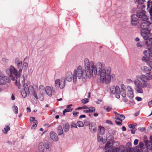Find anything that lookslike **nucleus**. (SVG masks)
Returning <instances> with one entry per match:
<instances>
[{"mask_svg": "<svg viewBox=\"0 0 152 152\" xmlns=\"http://www.w3.org/2000/svg\"><path fill=\"white\" fill-rule=\"evenodd\" d=\"M57 132L59 135H61L63 134V131L62 127L59 126L57 128Z\"/></svg>", "mask_w": 152, "mask_h": 152, "instance_id": "26", "label": "nucleus"}, {"mask_svg": "<svg viewBox=\"0 0 152 152\" xmlns=\"http://www.w3.org/2000/svg\"><path fill=\"white\" fill-rule=\"evenodd\" d=\"M22 72V69L20 68L18 71V76H20V74Z\"/></svg>", "mask_w": 152, "mask_h": 152, "instance_id": "63", "label": "nucleus"}, {"mask_svg": "<svg viewBox=\"0 0 152 152\" xmlns=\"http://www.w3.org/2000/svg\"><path fill=\"white\" fill-rule=\"evenodd\" d=\"M34 91L33 87L32 86H30L28 88L27 92L28 93H33Z\"/></svg>", "mask_w": 152, "mask_h": 152, "instance_id": "32", "label": "nucleus"}, {"mask_svg": "<svg viewBox=\"0 0 152 152\" xmlns=\"http://www.w3.org/2000/svg\"><path fill=\"white\" fill-rule=\"evenodd\" d=\"M63 128L65 132H68L69 129V125L68 124H64L63 125Z\"/></svg>", "mask_w": 152, "mask_h": 152, "instance_id": "29", "label": "nucleus"}, {"mask_svg": "<svg viewBox=\"0 0 152 152\" xmlns=\"http://www.w3.org/2000/svg\"><path fill=\"white\" fill-rule=\"evenodd\" d=\"M45 91L47 94L50 96H51L52 95V92L50 87L47 86L46 87Z\"/></svg>", "mask_w": 152, "mask_h": 152, "instance_id": "24", "label": "nucleus"}, {"mask_svg": "<svg viewBox=\"0 0 152 152\" xmlns=\"http://www.w3.org/2000/svg\"><path fill=\"white\" fill-rule=\"evenodd\" d=\"M49 148V145L47 142L44 143L42 142H40L38 145V149L39 152H44L45 149L48 150Z\"/></svg>", "mask_w": 152, "mask_h": 152, "instance_id": "10", "label": "nucleus"}, {"mask_svg": "<svg viewBox=\"0 0 152 152\" xmlns=\"http://www.w3.org/2000/svg\"><path fill=\"white\" fill-rule=\"evenodd\" d=\"M136 79H140L142 81L143 83L146 80H151L152 79V76L150 75L148 77L143 75H137L136 76Z\"/></svg>", "mask_w": 152, "mask_h": 152, "instance_id": "13", "label": "nucleus"}, {"mask_svg": "<svg viewBox=\"0 0 152 152\" xmlns=\"http://www.w3.org/2000/svg\"><path fill=\"white\" fill-rule=\"evenodd\" d=\"M111 71V69L110 67H108L106 68V72L105 74L104 80L103 82H100L102 83H105L106 84L109 83L111 80V78H114L115 77V75L114 74H112L110 75Z\"/></svg>", "mask_w": 152, "mask_h": 152, "instance_id": "6", "label": "nucleus"}, {"mask_svg": "<svg viewBox=\"0 0 152 152\" xmlns=\"http://www.w3.org/2000/svg\"><path fill=\"white\" fill-rule=\"evenodd\" d=\"M106 123H107L108 124H111V125L113 124V122L110 120H107L106 121Z\"/></svg>", "mask_w": 152, "mask_h": 152, "instance_id": "57", "label": "nucleus"}, {"mask_svg": "<svg viewBox=\"0 0 152 152\" xmlns=\"http://www.w3.org/2000/svg\"><path fill=\"white\" fill-rule=\"evenodd\" d=\"M112 109V108L110 107H108L106 109V110H107V111L109 112L110 110H111Z\"/></svg>", "mask_w": 152, "mask_h": 152, "instance_id": "62", "label": "nucleus"}, {"mask_svg": "<svg viewBox=\"0 0 152 152\" xmlns=\"http://www.w3.org/2000/svg\"><path fill=\"white\" fill-rule=\"evenodd\" d=\"M50 137L51 139L55 141H58V137L56 134L53 131H52L50 133Z\"/></svg>", "mask_w": 152, "mask_h": 152, "instance_id": "20", "label": "nucleus"}, {"mask_svg": "<svg viewBox=\"0 0 152 152\" xmlns=\"http://www.w3.org/2000/svg\"><path fill=\"white\" fill-rule=\"evenodd\" d=\"M22 65V62L21 61H19L17 63V66L18 68H20Z\"/></svg>", "mask_w": 152, "mask_h": 152, "instance_id": "47", "label": "nucleus"}, {"mask_svg": "<svg viewBox=\"0 0 152 152\" xmlns=\"http://www.w3.org/2000/svg\"><path fill=\"white\" fill-rule=\"evenodd\" d=\"M28 93L27 92L25 91H22L21 92V94L22 96L24 98H25L27 96V94Z\"/></svg>", "mask_w": 152, "mask_h": 152, "instance_id": "41", "label": "nucleus"}, {"mask_svg": "<svg viewBox=\"0 0 152 152\" xmlns=\"http://www.w3.org/2000/svg\"><path fill=\"white\" fill-rule=\"evenodd\" d=\"M37 123L38 122L37 121H34V122H33L34 125H33L31 126V129H34L36 128L37 126Z\"/></svg>", "mask_w": 152, "mask_h": 152, "instance_id": "34", "label": "nucleus"}, {"mask_svg": "<svg viewBox=\"0 0 152 152\" xmlns=\"http://www.w3.org/2000/svg\"><path fill=\"white\" fill-rule=\"evenodd\" d=\"M78 126L80 127H82L83 126L84 124L83 122L80 121H79L77 122V123Z\"/></svg>", "mask_w": 152, "mask_h": 152, "instance_id": "43", "label": "nucleus"}, {"mask_svg": "<svg viewBox=\"0 0 152 152\" xmlns=\"http://www.w3.org/2000/svg\"><path fill=\"white\" fill-rule=\"evenodd\" d=\"M148 149H149V148L145 145V147H144L142 149H141L142 152H148Z\"/></svg>", "mask_w": 152, "mask_h": 152, "instance_id": "38", "label": "nucleus"}, {"mask_svg": "<svg viewBox=\"0 0 152 152\" xmlns=\"http://www.w3.org/2000/svg\"><path fill=\"white\" fill-rule=\"evenodd\" d=\"M5 72L7 75L10 77H11V66L10 68L7 69L5 70Z\"/></svg>", "mask_w": 152, "mask_h": 152, "instance_id": "31", "label": "nucleus"}, {"mask_svg": "<svg viewBox=\"0 0 152 152\" xmlns=\"http://www.w3.org/2000/svg\"><path fill=\"white\" fill-rule=\"evenodd\" d=\"M81 102L83 104H86L89 102V100L87 98H86L82 100Z\"/></svg>", "mask_w": 152, "mask_h": 152, "instance_id": "45", "label": "nucleus"}, {"mask_svg": "<svg viewBox=\"0 0 152 152\" xmlns=\"http://www.w3.org/2000/svg\"><path fill=\"white\" fill-rule=\"evenodd\" d=\"M87 75L85 70L83 69L81 66H78L77 69L74 71L73 75V81L74 83L76 82L77 77L80 79L81 78L85 77ZM66 80L71 82L72 79V72L70 71L67 72L66 75Z\"/></svg>", "mask_w": 152, "mask_h": 152, "instance_id": "1", "label": "nucleus"}, {"mask_svg": "<svg viewBox=\"0 0 152 152\" xmlns=\"http://www.w3.org/2000/svg\"><path fill=\"white\" fill-rule=\"evenodd\" d=\"M141 31L142 36L146 40L145 43L147 45V48L152 54V38L151 37V34L150 31L148 29H141Z\"/></svg>", "mask_w": 152, "mask_h": 152, "instance_id": "2", "label": "nucleus"}, {"mask_svg": "<svg viewBox=\"0 0 152 152\" xmlns=\"http://www.w3.org/2000/svg\"><path fill=\"white\" fill-rule=\"evenodd\" d=\"M10 129V128L9 126H5L4 130H3V132L4 134H7V132Z\"/></svg>", "mask_w": 152, "mask_h": 152, "instance_id": "33", "label": "nucleus"}, {"mask_svg": "<svg viewBox=\"0 0 152 152\" xmlns=\"http://www.w3.org/2000/svg\"><path fill=\"white\" fill-rule=\"evenodd\" d=\"M134 152H141L140 150L138 149V147H136L134 149Z\"/></svg>", "mask_w": 152, "mask_h": 152, "instance_id": "56", "label": "nucleus"}, {"mask_svg": "<svg viewBox=\"0 0 152 152\" xmlns=\"http://www.w3.org/2000/svg\"><path fill=\"white\" fill-rule=\"evenodd\" d=\"M72 108H68V109H66L65 110H64L63 111V114L64 115H65V113L67 112H70L72 111Z\"/></svg>", "mask_w": 152, "mask_h": 152, "instance_id": "39", "label": "nucleus"}, {"mask_svg": "<svg viewBox=\"0 0 152 152\" xmlns=\"http://www.w3.org/2000/svg\"><path fill=\"white\" fill-rule=\"evenodd\" d=\"M112 152H125V147L123 145H120L119 148H114L111 149Z\"/></svg>", "mask_w": 152, "mask_h": 152, "instance_id": "15", "label": "nucleus"}, {"mask_svg": "<svg viewBox=\"0 0 152 152\" xmlns=\"http://www.w3.org/2000/svg\"><path fill=\"white\" fill-rule=\"evenodd\" d=\"M84 64L85 69L87 72L86 77H87V75L89 78H90L91 75L93 74L94 75L96 74V67L95 66L94 62L93 61H90L87 58H85L84 60Z\"/></svg>", "mask_w": 152, "mask_h": 152, "instance_id": "3", "label": "nucleus"}, {"mask_svg": "<svg viewBox=\"0 0 152 152\" xmlns=\"http://www.w3.org/2000/svg\"><path fill=\"white\" fill-rule=\"evenodd\" d=\"M148 58L146 57L143 56L142 58V60L143 61H145L146 63V61H148Z\"/></svg>", "mask_w": 152, "mask_h": 152, "instance_id": "54", "label": "nucleus"}, {"mask_svg": "<svg viewBox=\"0 0 152 152\" xmlns=\"http://www.w3.org/2000/svg\"><path fill=\"white\" fill-rule=\"evenodd\" d=\"M31 94H33V95L34 96L35 98H36L37 99H38V96H37V93L36 92L34 91V92H33V93H32Z\"/></svg>", "mask_w": 152, "mask_h": 152, "instance_id": "58", "label": "nucleus"}, {"mask_svg": "<svg viewBox=\"0 0 152 152\" xmlns=\"http://www.w3.org/2000/svg\"><path fill=\"white\" fill-rule=\"evenodd\" d=\"M141 71L144 73L150 75L151 73V70L148 67L145 66H143L141 68Z\"/></svg>", "mask_w": 152, "mask_h": 152, "instance_id": "21", "label": "nucleus"}, {"mask_svg": "<svg viewBox=\"0 0 152 152\" xmlns=\"http://www.w3.org/2000/svg\"><path fill=\"white\" fill-rule=\"evenodd\" d=\"M13 110L15 113L17 114L18 113V109L17 107L16 106H14L12 107Z\"/></svg>", "mask_w": 152, "mask_h": 152, "instance_id": "36", "label": "nucleus"}, {"mask_svg": "<svg viewBox=\"0 0 152 152\" xmlns=\"http://www.w3.org/2000/svg\"><path fill=\"white\" fill-rule=\"evenodd\" d=\"M148 24L147 22L142 23L140 25L141 28H148Z\"/></svg>", "mask_w": 152, "mask_h": 152, "instance_id": "30", "label": "nucleus"}, {"mask_svg": "<svg viewBox=\"0 0 152 152\" xmlns=\"http://www.w3.org/2000/svg\"><path fill=\"white\" fill-rule=\"evenodd\" d=\"M143 140L145 145L147 146L149 150L152 151V136L150 137L149 141L147 140V137L146 136H144Z\"/></svg>", "mask_w": 152, "mask_h": 152, "instance_id": "12", "label": "nucleus"}, {"mask_svg": "<svg viewBox=\"0 0 152 152\" xmlns=\"http://www.w3.org/2000/svg\"><path fill=\"white\" fill-rule=\"evenodd\" d=\"M5 84V83L4 82L3 78H0V85H4Z\"/></svg>", "mask_w": 152, "mask_h": 152, "instance_id": "53", "label": "nucleus"}, {"mask_svg": "<svg viewBox=\"0 0 152 152\" xmlns=\"http://www.w3.org/2000/svg\"><path fill=\"white\" fill-rule=\"evenodd\" d=\"M11 79L12 80L14 81L15 80V78L13 77L12 74L14 75L16 79H17L18 77V72L17 70L12 66H11Z\"/></svg>", "mask_w": 152, "mask_h": 152, "instance_id": "14", "label": "nucleus"}, {"mask_svg": "<svg viewBox=\"0 0 152 152\" xmlns=\"http://www.w3.org/2000/svg\"><path fill=\"white\" fill-rule=\"evenodd\" d=\"M135 99L138 101H140L142 99L141 97L138 96L136 97L135 98Z\"/></svg>", "mask_w": 152, "mask_h": 152, "instance_id": "59", "label": "nucleus"}, {"mask_svg": "<svg viewBox=\"0 0 152 152\" xmlns=\"http://www.w3.org/2000/svg\"><path fill=\"white\" fill-rule=\"evenodd\" d=\"M142 88H150L151 85L150 83H147L146 81L143 82V83H142Z\"/></svg>", "mask_w": 152, "mask_h": 152, "instance_id": "27", "label": "nucleus"}, {"mask_svg": "<svg viewBox=\"0 0 152 152\" xmlns=\"http://www.w3.org/2000/svg\"><path fill=\"white\" fill-rule=\"evenodd\" d=\"M128 96L130 99L132 98L134 96V94L133 92V90L131 86H128L127 87Z\"/></svg>", "mask_w": 152, "mask_h": 152, "instance_id": "16", "label": "nucleus"}, {"mask_svg": "<svg viewBox=\"0 0 152 152\" xmlns=\"http://www.w3.org/2000/svg\"><path fill=\"white\" fill-rule=\"evenodd\" d=\"M138 18L136 15H133L131 16V23L132 25L135 26L138 23Z\"/></svg>", "mask_w": 152, "mask_h": 152, "instance_id": "18", "label": "nucleus"}, {"mask_svg": "<svg viewBox=\"0 0 152 152\" xmlns=\"http://www.w3.org/2000/svg\"><path fill=\"white\" fill-rule=\"evenodd\" d=\"M89 129L92 133H94L96 131V126L95 124L93 123H90L89 125Z\"/></svg>", "mask_w": 152, "mask_h": 152, "instance_id": "19", "label": "nucleus"}, {"mask_svg": "<svg viewBox=\"0 0 152 152\" xmlns=\"http://www.w3.org/2000/svg\"><path fill=\"white\" fill-rule=\"evenodd\" d=\"M137 7L138 8H141L142 10H144L143 9L145 7V6L143 4L138 5Z\"/></svg>", "mask_w": 152, "mask_h": 152, "instance_id": "44", "label": "nucleus"}, {"mask_svg": "<svg viewBox=\"0 0 152 152\" xmlns=\"http://www.w3.org/2000/svg\"><path fill=\"white\" fill-rule=\"evenodd\" d=\"M95 66L96 67V74L98 75H100V82H103L104 78H105V74L106 72V69H102L104 67V64L103 63L98 62L96 63V65H95Z\"/></svg>", "mask_w": 152, "mask_h": 152, "instance_id": "4", "label": "nucleus"}, {"mask_svg": "<svg viewBox=\"0 0 152 152\" xmlns=\"http://www.w3.org/2000/svg\"><path fill=\"white\" fill-rule=\"evenodd\" d=\"M135 85L134 89L138 93H142L143 90L142 89V83L139 80L135 79L133 81Z\"/></svg>", "mask_w": 152, "mask_h": 152, "instance_id": "7", "label": "nucleus"}, {"mask_svg": "<svg viewBox=\"0 0 152 152\" xmlns=\"http://www.w3.org/2000/svg\"><path fill=\"white\" fill-rule=\"evenodd\" d=\"M98 130L99 131V132L101 134L103 135L104 134L105 129L104 127L102 126H99Z\"/></svg>", "mask_w": 152, "mask_h": 152, "instance_id": "28", "label": "nucleus"}, {"mask_svg": "<svg viewBox=\"0 0 152 152\" xmlns=\"http://www.w3.org/2000/svg\"><path fill=\"white\" fill-rule=\"evenodd\" d=\"M111 143L110 142H107L106 144L105 145V148H109V149H110L111 150V149H113L112 148H110L111 146Z\"/></svg>", "mask_w": 152, "mask_h": 152, "instance_id": "35", "label": "nucleus"}, {"mask_svg": "<svg viewBox=\"0 0 152 152\" xmlns=\"http://www.w3.org/2000/svg\"><path fill=\"white\" fill-rule=\"evenodd\" d=\"M17 80H18V81L19 82V83L18 84L17 83V80H16L15 81V85L16 86H18V88L19 89L20 88V83L21 82L22 83H23L25 82L24 77L23 76H18L17 79H16Z\"/></svg>", "mask_w": 152, "mask_h": 152, "instance_id": "17", "label": "nucleus"}, {"mask_svg": "<svg viewBox=\"0 0 152 152\" xmlns=\"http://www.w3.org/2000/svg\"><path fill=\"white\" fill-rule=\"evenodd\" d=\"M147 10L149 12L150 14L152 13V2L148 1L147 4Z\"/></svg>", "mask_w": 152, "mask_h": 152, "instance_id": "23", "label": "nucleus"}, {"mask_svg": "<svg viewBox=\"0 0 152 152\" xmlns=\"http://www.w3.org/2000/svg\"><path fill=\"white\" fill-rule=\"evenodd\" d=\"M137 47H142V45L141 43L140 42H137Z\"/></svg>", "mask_w": 152, "mask_h": 152, "instance_id": "60", "label": "nucleus"}, {"mask_svg": "<svg viewBox=\"0 0 152 152\" xmlns=\"http://www.w3.org/2000/svg\"><path fill=\"white\" fill-rule=\"evenodd\" d=\"M97 139L99 142H100L102 141L103 138L102 136H100L99 135H98Z\"/></svg>", "mask_w": 152, "mask_h": 152, "instance_id": "52", "label": "nucleus"}, {"mask_svg": "<svg viewBox=\"0 0 152 152\" xmlns=\"http://www.w3.org/2000/svg\"><path fill=\"white\" fill-rule=\"evenodd\" d=\"M113 113L115 115V124L118 126L121 125L122 121L125 118V116L119 114L115 112H114Z\"/></svg>", "mask_w": 152, "mask_h": 152, "instance_id": "8", "label": "nucleus"}, {"mask_svg": "<svg viewBox=\"0 0 152 152\" xmlns=\"http://www.w3.org/2000/svg\"><path fill=\"white\" fill-rule=\"evenodd\" d=\"M138 130H139V131H140V132H143V131H144V130H145V129H144V128L140 127V128H138Z\"/></svg>", "mask_w": 152, "mask_h": 152, "instance_id": "64", "label": "nucleus"}, {"mask_svg": "<svg viewBox=\"0 0 152 152\" xmlns=\"http://www.w3.org/2000/svg\"><path fill=\"white\" fill-rule=\"evenodd\" d=\"M88 111H89V113H92L95 111V108L94 107H91L89 108L88 107Z\"/></svg>", "mask_w": 152, "mask_h": 152, "instance_id": "37", "label": "nucleus"}, {"mask_svg": "<svg viewBox=\"0 0 152 152\" xmlns=\"http://www.w3.org/2000/svg\"><path fill=\"white\" fill-rule=\"evenodd\" d=\"M24 91L27 92L28 87L26 83H24L23 85Z\"/></svg>", "mask_w": 152, "mask_h": 152, "instance_id": "42", "label": "nucleus"}, {"mask_svg": "<svg viewBox=\"0 0 152 152\" xmlns=\"http://www.w3.org/2000/svg\"><path fill=\"white\" fill-rule=\"evenodd\" d=\"M110 91L112 94H115V97L116 98L118 99L120 98V88L118 86H115L111 87L110 88Z\"/></svg>", "mask_w": 152, "mask_h": 152, "instance_id": "9", "label": "nucleus"}, {"mask_svg": "<svg viewBox=\"0 0 152 152\" xmlns=\"http://www.w3.org/2000/svg\"><path fill=\"white\" fill-rule=\"evenodd\" d=\"M139 147L141 150L142 149V148L145 146L142 142H140L139 143Z\"/></svg>", "mask_w": 152, "mask_h": 152, "instance_id": "48", "label": "nucleus"}, {"mask_svg": "<svg viewBox=\"0 0 152 152\" xmlns=\"http://www.w3.org/2000/svg\"><path fill=\"white\" fill-rule=\"evenodd\" d=\"M135 1L138 4V5L142 4L144 1L143 0H135Z\"/></svg>", "mask_w": 152, "mask_h": 152, "instance_id": "50", "label": "nucleus"}, {"mask_svg": "<svg viewBox=\"0 0 152 152\" xmlns=\"http://www.w3.org/2000/svg\"><path fill=\"white\" fill-rule=\"evenodd\" d=\"M121 91H120V94L122 96L125 97L126 96V94L125 91L126 87L124 84H121Z\"/></svg>", "mask_w": 152, "mask_h": 152, "instance_id": "22", "label": "nucleus"}, {"mask_svg": "<svg viewBox=\"0 0 152 152\" xmlns=\"http://www.w3.org/2000/svg\"><path fill=\"white\" fill-rule=\"evenodd\" d=\"M55 84L56 86H59L61 88H64L65 85V80L64 77H62L61 81L59 79H57L55 81Z\"/></svg>", "mask_w": 152, "mask_h": 152, "instance_id": "11", "label": "nucleus"}, {"mask_svg": "<svg viewBox=\"0 0 152 152\" xmlns=\"http://www.w3.org/2000/svg\"><path fill=\"white\" fill-rule=\"evenodd\" d=\"M138 142V140L137 139H135L134 140V145H137Z\"/></svg>", "mask_w": 152, "mask_h": 152, "instance_id": "61", "label": "nucleus"}, {"mask_svg": "<svg viewBox=\"0 0 152 152\" xmlns=\"http://www.w3.org/2000/svg\"><path fill=\"white\" fill-rule=\"evenodd\" d=\"M28 66V64L27 62H25L23 64V68L24 69H26Z\"/></svg>", "mask_w": 152, "mask_h": 152, "instance_id": "49", "label": "nucleus"}, {"mask_svg": "<svg viewBox=\"0 0 152 152\" xmlns=\"http://www.w3.org/2000/svg\"><path fill=\"white\" fill-rule=\"evenodd\" d=\"M2 78H3L4 82H5V83H9L10 82V79L8 77L6 76H4ZM5 85L6 86V87H8V85L7 84H6V83H5Z\"/></svg>", "mask_w": 152, "mask_h": 152, "instance_id": "25", "label": "nucleus"}, {"mask_svg": "<svg viewBox=\"0 0 152 152\" xmlns=\"http://www.w3.org/2000/svg\"><path fill=\"white\" fill-rule=\"evenodd\" d=\"M143 54L146 56L147 57L149 56V53H148V52L147 50H144L143 52Z\"/></svg>", "mask_w": 152, "mask_h": 152, "instance_id": "51", "label": "nucleus"}, {"mask_svg": "<svg viewBox=\"0 0 152 152\" xmlns=\"http://www.w3.org/2000/svg\"><path fill=\"white\" fill-rule=\"evenodd\" d=\"M146 63L151 67V69H152V61L148 60V61H146Z\"/></svg>", "mask_w": 152, "mask_h": 152, "instance_id": "40", "label": "nucleus"}, {"mask_svg": "<svg viewBox=\"0 0 152 152\" xmlns=\"http://www.w3.org/2000/svg\"><path fill=\"white\" fill-rule=\"evenodd\" d=\"M145 13V11L142 10L138 12L136 15L138 18H140L142 20L147 22L148 24L151 23L152 22V18L151 17L149 18Z\"/></svg>", "mask_w": 152, "mask_h": 152, "instance_id": "5", "label": "nucleus"}, {"mask_svg": "<svg viewBox=\"0 0 152 152\" xmlns=\"http://www.w3.org/2000/svg\"><path fill=\"white\" fill-rule=\"evenodd\" d=\"M71 128H77V125L75 123H72L71 125Z\"/></svg>", "mask_w": 152, "mask_h": 152, "instance_id": "55", "label": "nucleus"}, {"mask_svg": "<svg viewBox=\"0 0 152 152\" xmlns=\"http://www.w3.org/2000/svg\"><path fill=\"white\" fill-rule=\"evenodd\" d=\"M136 125L137 124L136 123L134 124H130L129 126L130 128H132L133 129H134Z\"/></svg>", "mask_w": 152, "mask_h": 152, "instance_id": "46", "label": "nucleus"}]
</instances>
